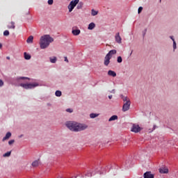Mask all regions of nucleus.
<instances>
[{
    "label": "nucleus",
    "instance_id": "ea45409f",
    "mask_svg": "<svg viewBox=\"0 0 178 178\" xmlns=\"http://www.w3.org/2000/svg\"><path fill=\"white\" fill-rule=\"evenodd\" d=\"M170 38L172 40L173 42H175V38H173V36H170Z\"/></svg>",
    "mask_w": 178,
    "mask_h": 178
},
{
    "label": "nucleus",
    "instance_id": "b1692460",
    "mask_svg": "<svg viewBox=\"0 0 178 178\" xmlns=\"http://www.w3.org/2000/svg\"><path fill=\"white\" fill-rule=\"evenodd\" d=\"M91 15H92V16H97V15H98V11H97L94 9H92L91 10Z\"/></svg>",
    "mask_w": 178,
    "mask_h": 178
},
{
    "label": "nucleus",
    "instance_id": "7c9ffc66",
    "mask_svg": "<svg viewBox=\"0 0 178 178\" xmlns=\"http://www.w3.org/2000/svg\"><path fill=\"white\" fill-rule=\"evenodd\" d=\"M3 35H4L5 37H8V35H9V31L6 30V31L3 32Z\"/></svg>",
    "mask_w": 178,
    "mask_h": 178
},
{
    "label": "nucleus",
    "instance_id": "cd10ccee",
    "mask_svg": "<svg viewBox=\"0 0 178 178\" xmlns=\"http://www.w3.org/2000/svg\"><path fill=\"white\" fill-rule=\"evenodd\" d=\"M83 2H79V4L76 6V9H81V8H83Z\"/></svg>",
    "mask_w": 178,
    "mask_h": 178
},
{
    "label": "nucleus",
    "instance_id": "f8f14e48",
    "mask_svg": "<svg viewBox=\"0 0 178 178\" xmlns=\"http://www.w3.org/2000/svg\"><path fill=\"white\" fill-rule=\"evenodd\" d=\"M73 35H79L81 31L80 29H74V28H72V31Z\"/></svg>",
    "mask_w": 178,
    "mask_h": 178
},
{
    "label": "nucleus",
    "instance_id": "49530a36",
    "mask_svg": "<svg viewBox=\"0 0 178 178\" xmlns=\"http://www.w3.org/2000/svg\"><path fill=\"white\" fill-rule=\"evenodd\" d=\"M6 59H8V60H9V59H10V57L7 56V57H6Z\"/></svg>",
    "mask_w": 178,
    "mask_h": 178
},
{
    "label": "nucleus",
    "instance_id": "20e7f679",
    "mask_svg": "<svg viewBox=\"0 0 178 178\" xmlns=\"http://www.w3.org/2000/svg\"><path fill=\"white\" fill-rule=\"evenodd\" d=\"M38 86H40L39 83H24L23 88H25L26 90H29L31 88H35V87H38Z\"/></svg>",
    "mask_w": 178,
    "mask_h": 178
},
{
    "label": "nucleus",
    "instance_id": "de8ad7c7",
    "mask_svg": "<svg viewBox=\"0 0 178 178\" xmlns=\"http://www.w3.org/2000/svg\"><path fill=\"white\" fill-rule=\"evenodd\" d=\"M2 48V44L0 43V49Z\"/></svg>",
    "mask_w": 178,
    "mask_h": 178
},
{
    "label": "nucleus",
    "instance_id": "f257e3e1",
    "mask_svg": "<svg viewBox=\"0 0 178 178\" xmlns=\"http://www.w3.org/2000/svg\"><path fill=\"white\" fill-rule=\"evenodd\" d=\"M65 126L70 130L71 131H83L86 130V129L88 128V126L86 124H80L73 121H67L65 122Z\"/></svg>",
    "mask_w": 178,
    "mask_h": 178
},
{
    "label": "nucleus",
    "instance_id": "603ef678",
    "mask_svg": "<svg viewBox=\"0 0 178 178\" xmlns=\"http://www.w3.org/2000/svg\"><path fill=\"white\" fill-rule=\"evenodd\" d=\"M74 178H77V176L74 177Z\"/></svg>",
    "mask_w": 178,
    "mask_h": 178
},
{
    "label": "nucleus",
    "instance_id": "ddd939ff",
    "mask_svg": "<svg viewBox=\"0 0 178 178\" xmlns=\"http://www.w3.org/2000/svg\"><path fill=\"white\" fill-rule=\"evenodd\" d=\"M24 58L26 60H30L31 59V55L29 54L27 52H24Z\"/></svg>",
    "mask_w": 178,
    "mask_h": 178
},
{
    "label": "nucleus",
    "instance_id": "c9c22d12",
    "mask_svg": "<svg viewBox=\"0 0 178 178\" xmlns=\"http://www.w3.org/2000/svg\"><path fill=\"white\" fill-rule=\"evenodd\" d=\"M13 143H15V140H10L8 141L9 145H12V144H13Z\"/></svg>",
    "mask_w": 178,
    "mask_h": 178
},
{
    "label": "nucleus",
    "instance_id": "393cba45",
    "mask_svg": "<svg viewBox=\"0 0 178 178\" xmlns=\"http://www.w3.org/2000/svg\"><path fill=\"white\" fill-rule=\"evenodd\" d=\"M55 95L56 97H62V92L60 90H56Z\"/></svg>",
    "mask_w": 178,
    "mask_h": 178
},
{
    "label": "nucleus",
    "instance_id": "f03ea898",
    "mask_svg": "<svg viewBox=\"0 0 178 178\" xmlns=\"http://www.w3.org/2000/svg\"><path fill=\"white\" fill-rule=\"evenodd\" d=\"M51 42H54V38L51 37V35H44L41 36L39 42L40 49H47V48L49 47Z\"/></svg>",
    "mask_w": 178,
    "mask_h": 178
},
{
    "label": "nucleus",
    "instance_id": "9d476101",
    "mask_svg": "<svg viewBox=\"0 0 178 178\" xmlns=\"http://www.w3.org/2000/svg\"><path fill=\"white\" fill-rule=\"evenodd\" d=\"M159 172L161 174L169 173V169H168L166 167H161L159 168Z\"/></svg>",
    "mask_w": 178,
    "mask_h": 178
},
{
    "label": "nucleus",
    "instance_id": "72a5a7b5",
    "mask_svg": "<svg viewBox=\"0 0 178 178\" xmlns=\"http://www.w3.org/2000/svg\"><path fill=\"white\" fill-rule=\"evenodd\" d=\"M47 3L49 5H54V0H48Z\"/></svg>",
    "mask_w": 178,
    "mask_h": 178
},
{
    "label": "nucleus",
    "instance_id": "4be33fe9",
    "mask_svg": "<svg viewBox=\"0 0 178 178\" xmlns=\"http://www.w3.org/2000/svg\"><path fill=\"white\" fill-rule=\"evenodd\" d=\"M113 120H118V115H113L111 116L109 120H108V122H112Z\"/></svg>",
    "mask_w": 178,
    "mask_h": 178
},
{
    "label": "nucleus",
    "instance_id": "f704fd0d",
    "mask_svg": "<svg viewBox=\"0 0 178 178\" xmlns=\"http://www.w3.org/2000/svg\"><path fill=\"white\" fill-rule=\"evenodd\" d=\"M66 112H68L69 113H72L73 109H72V108H67L66 109Z\"/></svg>",
    "mask_w": 178,
    "mask_h": 178
},
{
    "label": "nucleus",
    "instance_id": "2f4dec72",
    "mask_svg": "<svg viewBox=\"0 0 178 178\" xmlns=\"http://www.w3.org/2000/svg\"><path fill=\"white\" fill-rule=\"evenodd\" d=\"M143 12V7H139L138 10V15H140V13H141Z\"/></svg>",
    "mask_w": 178,
    "mask_h": 178
},
{
    "label": "nucleus",
    "instance_id": "e433bc0d",
    "mask_svg": "<svg viewBox=\"0 0 178 178\" xmlns=\"http://www.w3.org/2000/svg\"><path fill=\"white\" fill-rule=\"evenodd\" d=\"M145 34H147V29H145L143 31V37H145Z\"/></svg>",
    "mask_w": 178,
    "mask_h": 178
},
{
    "label": "nucleus",
    "instance_id": "79ce46f5",
    "mask_svg": "<svg viewBox=\"0 0 178 178\" xmlns=\"http://www.w3.org/2000/svg\"><path fill=\"white\" fill-rule=\"evenodd\" d=\"M23 80H30V78L24 76Z\"/></svg>",
    "mask_w": 178,
    "mask_h": 178
},
{
    "label": "nucleus",
    "instance_id": "f3484780",
    "mask_svg": "<svg viewBox=\"0 0 178 178\" xmlns=\"http://www.w3.org/2000/svg\"><path fill=\"white\" fill-rule=\"evenodd\" d=\"M95 29V24L94 22H91L89 24L88 29V30H94Z\"/></svg>",
    "mask_w": 178,
    "mask_h": 178
},
{
    "label": "nucleus",
    "instance_id": "3c124183",
    "mask_svg": "<svg viewBox=\"0 0 178 178\" xmlns=\"http://www.w3.org/2000/svg\"><path fill=\"white\" fill-rule=\"evenodd\" d=\"M21 80H23V77H20Z\"/></svg>",
    "mask_w": 178,
    "mask_h": 178
},
{
    "label": "nucleus",
    "instance_id": "58836bf2",
    "mask_svg": "<svg viewBox=\"0 0 178 178\" xmlns=\"http://www.w3.org/2000/svg\"><path fill=\"white\" fill-rule=\"evenodd\" d=\"M64 60H65V62H67V63H69V60L67 59V57H66V56H65L64 57Z\"/></svg>",
    "mask_w": 178,
    "mask_h": 178
},
{
    "label": "nucleus",
    "instance_id": "9b49d317",
    "mask_svg": "<svg viewBox=\"0 0 178 178\" xmlns=\"http://www.w3.org/2000/svg\"><path fill=\"white\" fill-rule=\"evenodd\" d=\"M10 137H12V134L10 132H8L5 137L3 138L2 141H6V140H9V138H10Z\"/></svg>",
    "mask_w": 178,
    "mask_h": 178
},
{
    "label": "nucleus",
    "instance_id": "39448f33",
    "mask_svg": "<svg viewBox=\"0 0 178 178\" xmlns=\"http://www.w3.org/2000/svg\"><path fill=\"white\" fill-rule=\"evenodd\" d=\"M143 130L142 127H140V125L137 124H133L131 131H133V133H140Z\"/></svg>",
    "mask_w": 178,
    "mask_h": 178
},
{
    "label": "nucleus",
    "instance_id": "6e6552de",
    "mask_svg": "<svg viewBox=\"0 0 178 178\" xmlns=\"http://www.w3.org/2000/svg\"><path fill=\"white\" fill-rule=\"evenodd\" d=\"M111 59H112V58L109 57V56L106 54L104 58V66H108L109 63H111Z\"/></svg>",
    "mask_w": 178,
    "mask_h": 178
},
{
    "label": "nucleus",
    "instance_id": "6ab92c4d",
    "mask_svg": "<svg viewBox=\"0 0 178 178\" xmlns=\"http://www.w3.org/2000/svg\"><path fill=\"white\" fill-rule=\"evenodd\" d=\"M7 27H8V29H14L15 27V22H11L8 23Z\"/></svg>",
    "mask_w": 178,
    "mask_h": 178
},
{
    "label": "nucleus",
    "instance_id": "423d86ee",
    "mask_svg": "<svg viewBox=\"0 0 178 178\" xmlns=\"http://www.w3.org/2000/svg\"><path fill=\"white\" fill-rule=\"evenodd\" d=\"M130 105H131V102L127 100L122 106V112H127L130 109Z\"/></svg>",
    "mask_w": 178,
    "mask_h": 178
},
{
    "label": "nucleus",
    "instance_id": "7ed1b4c3",
    "mask_svg": "<svg viewBox=\"0 0 178 178\" xmlns=\"http://www.w3.org/2000/svg\"><path fill=\"white\" fill-rule=\"evenodd\" d=\"M79 2H80V0H72L70 1V4L67 6L70 13L73 11V9H74V8L77 6Z\"/></svg>",
    "mask_w": 178,
    "mask_h": 178
},
{
    "label": "nucleus",
    "instance_id": "09e8293b",
    "mask_svg": "<svg viewBox=\"0 0 178 178\" xmlns=\"http://www.w3.org/2000/svg\"><path fill=\"white\" fill-rule=\"evenodd\" d=\"M20 86H21V87H23V83H20Z\"/></svg>",
    "mask_w": 178,
    "mask_h": 178
},
{
    "label": "nucleus",
    "instance_id": "5701e85b",
    "mask_svg": "<svg viewBox=\"0 0 178 178\" xmlns=\"http://www.w3.org/2000/svg\"><path fill=\"white\" fill-rule=\"evenodd\" d=\"M49 59H50L51 63H56L57 58L56 56H54L53 58L50 57Z\"/></svg>",
    "mask_w": 178,
    "mask_h": 178
},
{
    "label": "nucleus",
    "instance_id": "a878e982",
    "mask_svg": "<svg viewBox=\"0 0 178 178\" xmlns=\"http://www.w3.org/2000/svg\"><path fill=\"white\" fill-rule=\"evenodd\" d=\"M26 20H31V15H30V11H29L27 13H26Z\"/></svg>",
    "mask_w": 178,
    "mask_h": 178
},
{
    "label": "nucleus",
    "instance_id": "c85d7f7f",
    "mask_svg": "<svg viewBox=\"0 0 178 178\" xmlns=\"http://www.w3.org/2000/svg\"><path fill=\"white\" fill-rule=\"evenodd\" d=\"M10 154H11L10 152H8L5 153V154L3 155V156L4 158H6V157H8V156H10Z\"/></svg>",
    "mask_w": 178,
    "mask_h": 178
},
{
    "label": "nucleus",
    "instance_id": "bb28decb",
    "mask_svg": "<svg viewBox=\"0 0 178 178\" xmlns=\"http://www.w3.org/2000/svg\"><path fill=\"white\" fill-rule=\"evenodd\" d=\"M117 62L118 63H122V62H123V58H122V56H118L117 58Z\"/></svg>",
    "mask_w": 178,
    "mask_h": 178
},
{
    "label": "nucleus",
    "instance_id": "a19ab883",
    "mask_svg": "<svg viewBox=\"0 0 178 178\" xmlns=\"http://www.w3.org/2000/svg\"><path fill=\"white\" fill-rule=\"evenodd\" d=\"M110 92H111V94H115V89H113L111 91H110Z\"/></svg>",
    "mask_w": 178,
    "mask_h": 178
},
{
    "label": "nucleus",
    "instance_id": "4c0bfd02",
    "mask_svg": "<svg viewBox=\"0 0 178 178\" xmlns=\"http://www.w3.org/2000/svg\"><path fill=\"white\" fill-rule=\"evenodd\" d=\"M3 86V81L0 79V87H2Z\"/></svg>",
    "mask_w": 178,
    "mask_h": 178
},
{
    "label": "nucleus",
    "instance_id": "2eb2a0df",
    "mask_svg": "<svg viewBox=\"0 0 178 178\" xmlns=\"http://www.w3.org/2000/svg\"><path fill=\"white\" fill-rule=\"evenodd\" d=\"M108 56L112 58V55H116V50H111L107 54Z\"/></svg>",
    "mask_w": 178,
    "mask_h": 178
},
{
    "label": "nucleus",
    "instance_id": "37998d69",
    "mask_svg": "<svg viewBox=\"0 0 178 178\" xmlns=\"http://www.w3.org/2000/svg\"><path fill=\"white\" fill-rule=\"evenodd\" d=\"M126 163H127V168L130 167V162H129V161H128V162Z\"/></svg>",
    "mask_w": 178,
    "mask_h": 178
},
{
    "label": "nucleus",
    "instance_id": "412c9836",
    "mask_svg": "<svg viewBox=\"0 0 178 178\" xmlns=\"http://www.w3.org/2000/svg\"><path fill=\"white\" fill-rule=\"evenodd\" d=\"M40 160H35V161H33V163H32V166L33 167V168H37V166H38V165H40V161H39Z\"/></svg>",
    "mask_w": 178,
    "mask_h": 178
},
{
    "label": "nucleus",
    "instance_id": "473e14b6",
    "mask_svg": "<svg viewBox=\"0 0 178 178\" xmlns=\"http://www.w3.org/2000/svg\"><path fill=\"white\" fill-rule=\"evenodd\" d=\"M86 176H88V177H92V172H90L86 174Z\"/></svg>",
    "mask_w": 178,
    "mask_h": 178
},
{
    "label": "nucleus",
    "instance_id": "1a4fd4ad",
    "mask_svg": "<svg viewBox=\"0 0 178 178\" xmlns=\"http://www.w3.org/2000/svg\"><path fill=\"white\" fill-rule=\"evenodd\" d=\"M115 42H118V44H122V37H120V33H117L115 35Z\"/></svg>",
    "mask_w": 178,
    "mask_h": 178
},
{
    "label": "nucleus",
    "instance_id": "a18cd8bd",
    "mask_svg": "<svg viewBox=\"0 0 178 178\" xmlns=\"http://www.w3.org/2000/svg\"><path fill=\"white\" fill-rule=\"evenodd\" d=\"M112 95H108V98H109V99H112Z\"/></svg>",
    "mask_w": 178,
    "mask_h": 178
},
{
    "label": "nucleus",
    "instance_id": "8fccbe9b",
    "mask_svg": "<svg viewBox=\"0 0 178 178\" xmlns=\"http://www.w3.org/2000/svg\"><path fill=\"white\" fill-rule=\"evenodd\" d=\"M47 106H51V104H47Z\"/></svg>",
    "mask_w": 178,
    "mask_h": 178
},
{
    "label": "nucleus",
    "instance_id": "0eeeda50",
    "mask_svg": "<svg viewBox=\"0 0 178 178\" xmlns=\"http://www.w3.org/2000/svg\"><path fill=\"white\" fill-rule=\"evenodd\" d=\"M154 174H152V172H151V171H147L146 172H145L144 174H143V177L144 178H154Z\"/></svg>",
    "mask_w": 178,
    "mask_h": 178
},
{
    "label": "nucleus",
    "instance_id": "dca6fc26",
    "mask_svg": "<svg viewBox=\"0 0 178 178\" xmlns=\"http://www.w3.org/2000/svg\"><path fill=\"white\" fill-rule=\"evenodd\" d=\"M108 75L111 76V77H116V73L115 71H112L111 70L108 71Z\"/></svg>",
    "mask_w": 178,
    "mask_h": 178
},
{
    "label": "nucleus",
    "instance_id": "c03bdc74",
    "mask_svg": "<svg viewBox=\"0 0 178 178\" xmlns=\"http://www.w3.org/2000/svg\"><path fill=\"white\" fill-rule=\"evenodd\" d=\"M155 129H156V125H154L152 131H154V130H155Z\"/></svg>",
    "mask_w": 178,
    "mask_h": 178
},
{
    "label": "nucleus",
    "instance_id": "aec40b11",
    "mask_svg": "<svg viewBox=\"0 0 178 178\" xmlns=\"http://www.w3.org/2000/svg\"><path fill=\"white\" fill-rule=\"evenodd\" d=\"M98 116H99V114L98 113H92L90 114V119H95V118H98Z\"/></svg>",
    "mask_w": 178,
    "mask_h": 178
},
{
    "label": "nucleus",
    "instance_id": "c756f323",
    "mask_svg": "<svg viewBox=\"0 0 178 178\" xmlns=\"http://www.w3.org/2000/svg\"><path fill=\"white\" fill-rule=\"evenodd\" d=\"M172 47H173V51L175 52V51L176 50V48H177V44H176V41L173 42Z\"/></svg>",
    "mask_w": 178,
    "mask_h": 178
},
{
    "label": "nucleus",
    "instance_id": "864d4df0",
    "mask_svg": "<svg viewBox=\"0 0 178 178\" xmlns=\"http://www.w3.org/2000/svg\"><path fill=\"white\" fill-rule=\"evenodd\" d=\"M161 0H160V2H161Z\"/></svg>",
    "mask_w": 178,
    "mask_h": 178
},
{
    "label": "nucleus",
    "instance_id": "a211bd4d",
    "mask_svg": "<svg viewBox=\"0 0 178 178\" xmlns=\"http://www.w3.org/2000/svg\"><path fill=\"white\" fill-rule=\"evenodd\" d=\"M120 97L121 99H122V101L124 102H127V101H130V99H129L128 97H126V96H124L123 95H120Z\"/></svg>",
    "mask_w": 178,
    "mask_h": 178
},
{
    "label": "nucleus",
    "instance_id": "4468645a",
    "mask_svg": "<svg viewBox=\"0 0 178 178\" xmlns=\"http://www.w3.org/2000/svg\"><path fill=\"white\" fill-rule=\"evenodd\" d=\"M33 40H34V37L33 35H30L26 40L27 44H33Z\"/></svg>",
    "mask_w": 178,
    "mask_h": 178
}]
</instances>
